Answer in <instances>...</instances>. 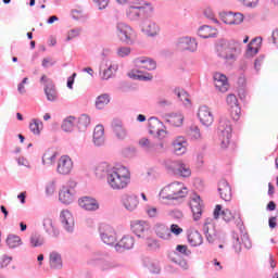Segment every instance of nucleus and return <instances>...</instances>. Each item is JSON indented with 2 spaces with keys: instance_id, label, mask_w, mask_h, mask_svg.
<instances>
[{
  "instance_id": "1",
  "label": "nucleus",
  "mask_w": 278,
  "mask_h": 278,
  "mask_svg": "<svg viewBox=\"0 0 278 278\" xmlns=\"http://www.w3.org/2000/svg\"><path fill=\"white\" fill-rule=\"evenodd\" d=\"M106 181L112 190H125L131 184V173L125 166L113 167L106 176Z\"/></svg>"
},
{
  "instance_id": "2",
  "label": "nucleus",
  "mask_w": 278,
  "mask_h": 278,
  "mask_svg": "<svg viewBox=\"0 0 278 278\" xmlns=\"http://www.w3.org/2000/svg\"><path fill=\"white\" fill-rule=\"evenodd\" d=\"M242 51V46L236 40H220L216 46V52L218 58L226 60V62H236L238 55Z\"/></svg>"
},
{
  "instance_id": "3",
  "label": "nucleus",
  "mask_w": 278,
  "mask_h": 278,
  "mask_svg": "<svg viewBox=\"0 0 278 278\" xmlns=\"http://www.w3.org/2000/svg\"><path fill=\"white\" fill-rule=\"evenodd\" d=\"M188 195V188L184 182H172L165 186L159 197L161 201H173L175 199H184Z\"/></svg>"
},
{
  "instance_id": "4",
  "label": "nucleus",
  "mask_w": 278,
  "mask_h": 278,
  "mask_svg": "<svg viewBox=\"0 0 278 278\" xmlns=\"http://www.w3.org/2000/svg\"><path fill=\"white\" fill-rule=\"evenodd\" d=\"M213 217L215 220L222 218L225 223H235L237 227L242 225V216L239 212H231L229 208H223V205L217 204L213 211Z\"/></svg>"
},
{
  "instance_id": "5",
  "label": "nucleus",
  "mask_w": 278,
  "mask_h": 278,
  "mask_svg": "<svg viewBox=\"0 0 278 278\" xmlns=\"http://www.w3.org/2000/svg\"><path fill=\"white\" fill-rule=\"evenodd\" d=\"M231 124L227 118H222L218 125V134L222 149H227L231 142Z\"/></svg>"
},
{
  "instance_id": "6",
  "label": "nucleus",
  "mask_w": 278,
  "mask_h": 278,
  "mask_svg": "<svg viewBox=\"0 0 278 278\" xmlns=\"http://www.w3.org/2000/svg\"><path fill=\"white\" fill-rule=\"evenodd\" d=\"M150 3H147L144 1L135 0L130 2V4L126 9V16L130 21H138L140 18V13L144 12L147 8H150Z\"/></svg>"
},
{
  "instance_id": "7",
  "label": "nucleus",
  "mask_w": 278,
  "mask_h": 278,
  "mask_svg": "<svg viewBox=\"0 0 278 278\" xmlns=\"http://www.w3.org/2000/svg\"><path fill=\"white\" fill-rule=\"evenodd\" d=\"M116 27L122 42H126V45H134L136 40V31H134V28L123 22L117 23Z\"/></svg>"
},
{
  "instance_id": "8",
  "label": "nucleus",
  "mask_w": 278,
  "mask_h": 278,
  "mask_svg": "<svg viewBox=\"0 0 278 278\" xmlns=\"http://www.w3.org/2000/svg\"><path fill=\"white\" fill-rule=\"evenodd\" d=\"M77 182L70 180L66 185H64L59 193V201L68 205L73 203V194L75 193V187Z\"/></svg>"
},
{
  "instance_id": "9",
  "label": "nucleus",
  "mask_w": 278,
  "mask_h": 278,
  "mask_svg": "<svg viewBox=\"0 0 278 278\" xmlns=\"http://www.w3.org/2000/svg\"><path fill=\"white\" fill-rule=\"evenodd\" d=\"M99 233L102 242L104 244H115L116 243V230H114V227L102 224L99 227Z\"/></svg>"
},
{
  "instance_id": "10",
  "label": "nucleus",
  "mask_w": 278,
  "mask_h": 278,
  "mask_svg": "<svg viewBox=\"0 0 278 278\" xmlns=\"http://www.w3.org/2000/svg\"><path fill=\"white\" fill-rule=\"evenodd\" d=\"M149 131L153 136H157L161 139L166 138V131L164 130V123H162L157 118L152 117L149 119Z\"/></svg>"
},
{
  "instance_id": "11",
  "label": "nucleus",
  "mask_w": 278,
  "mask_h": 278,
  "mask_svg": "<svg viewBox=\"0 0 278 278\" xmlns=\"http://www.w3.org/2000/svg\"><path fill=\"white\" fill-rule=\"evenodd\" d=\"M56 170L60 175H70L71 170H73V160H71V156H61L58 162Z\"/></svg>"
},
{
  "instance_id": "12",
  "label": "nucleus",
  "mask_w": 278,
  "mask_h": 278,
  "mask_svg": "<svg viewBox=\"0 0 278 278\" xmlns=\"http://www.w3.org/2000/svg\"><path fill=\"white\" fill-rule=\"evenodd\" d=\"M198 117L202 125L205 127H210L212 123H214V114H212V110L207 106H201L198 111Z\"/></svg>"
},
{
  "instance_id": "13",
  "label": "nucleus",
  "mask_w": 278,
  "mask_h": 278,
  "mask_svg": "<svg viewBox=\"0 0 278 278\" xmlns=\"http://www.w3.org/2000/svg\"><path fill=\"white\" fill-rule=\"evenodd\" d=\"M220 18L226 25H240V23H243L244 21V15H242L241 13L229 12L223 13L220 15Z\"/></svg>"
},
{
  "instance_id": "14",
  "label": "nucleus",
  "mask_w": 278,
  "mask_h": 278,
  "mask_svg": "<svg viewBox=\"0 0 278 278\" xmlns=\"http://www.w3.org/2000/svg\"><path fill=\"white\" fill-rule=\"evenodd\" d=\"M214 85L218 92H227L229 90V80L227 79V76H225V74L215 73Z\"/></svg>"
},
{
  "instance_id": "15",
  "label": "nucleus",
  "mask_w": 278,
  "mask_h": 278,
  "mask_svg": "<svg viewBox=\"0 0 278 278\" xmlns=\"http://www.w3.org/2000/svg\"><path fill=\"white\" fill-rule=\"evenodd\" d=\"M139 147L148 153H160V149H164V143H153L148 138H141L139 140Z\"/></svg>"
},
{
  "instance_id": "16",
  "label": "nucleus",
  "mask_w": 278,
  "mask_h": 278,
  "mask_svg": "<svg viewBox=\"0 0 278 278\" xmlns=\"http://www.w3.org/2000/svg\"><path fill=\"white\" fill-rule=\"evenodd\" d=\"M149 224L142 220H135L131 223V230L138 238H144L149 233Z\"/></svg>"
},
{
  "instance_id": "17",
  "label": "nucleus",
  "mask_w": 278,
  "mask_h": 278,
  "mask_svg": "<svg viewBox=\"0 0 278 278\" xmlns=\"http://www.w3.org/2000/svg\"><path fill=\"white\" fill-rule=\"evenodd\" d=\"M122 203L128 212H134L135 210H138L139 200L138 195L136 194H124L122 198Z\"/></svg>"
},
{
  "instance_id": "18",
  "label": "nucleus",
  "mask_w": 278,
  "mask_h": 278,
  "mask_svg": "<svg viewBox=\"0 0 278 278\" xmlns=\"http://www.w3.org/2000/svg\"><path fill=\"white\" fill-rule=\"evenodd\" d=\"M137 68H143L144 71H155L157 63L150 58L141 56L135 60Z\"/></svg>"
},
{
  "instance_id": "19",
  "label": "nucleus",
  "mask_w": 278,
  "mask_h": 278,
  "mask_svg": "<svg viewBox=\"0 0 278 278\" xmlns=\"http://www.w3.org/2000/svg\"><path fill=\"white\" fill-rule=\"evenodd\" d=\"M179 51H197V40L190 37H182L177 42Z\"/></svg>"
},
{
  "instance_id": "20",
  "label": "nucleus",
  "mask_w": 278,
  "mask_h": 278,
  "mask_svg": "<svg viewBox=\"0 0 278 278\" xmlns=\"http://www.w3.org/2000/svg\"><path fill=\"white\" fill-rule=\"evenodd\" d=\"M191 212L193 214L194 220H200L203 214V202H201V197L197 195L190 201Z\"/></svg>"
},
{
  "instance_id": "21",
  "label": "nucleus",
  "mask_w": 278,
  "mask_h": 278,
  "mask_svg": "<svg viewBox=\"0 0 278 278\" xmlns=\"http://www.w3.org/2000/svg\"><path fill=\"white\" fill-rule=\"evenodd\" d=\"M112 131L117 140H125V138H127V128H125L123 122L119 119L112 122Z\"/></svg>"
},
{
  "instance_id": "22",
  "label": "nucleus",
  "mask_w": 278,
  "mask_h": 278,
  "mask_svg": "<svg viewBox=\"0 0 278 278\" xmlns=\"http://www.w3.org/2000/svg\"><path fill=\"white\" fill-rule=\"evenodd\" d=\"M260 49H262V38L256 37L251 40V42L248 45V49L245 52L247 58H254V55H257L260 53Z\"/></svg>"
},
{
  "instance_id": "23",
  "label": "nucleus",
  "mask_w": 278,
  "mask_h": 278,
  "mask_svg": "<svg viewBox=\"0 0 278 278\" xmlns=\"http://www.w3.org/2000/svg\"><path fill=\"white\" fill-rule=\"evenodd\" d=\"M218 192L223 201H231V186L229 185V182H227V180H220L218 182Z\"/></svg>"
},
{
  "instance_id": "24",
  "label": "nucleus",
  "mask_w": 278,
  "mask_h": 278,
  "mask_svg": "<svg viewBox=\"0 0 278 278\" xmlns=\"http://www.w3.org/2000/svg\"><path fill=\"white\" fill-rule=\"evenodd\" d=\"M176 155H184L188 151V141L184 137H178L173 141Z\"/></svg>"
},
{
  "instance_id": "25",
  "label": "nucleus",
  "mask_w": 278,
  "mask_h": 278,
  "mask_svg": "<svg viewBox=\"0 0 278 278\" xmlns=\"http://www.w3.org/2000/svg\"><path fill=\"white\" fill-rule=\"evenodd\" d=\"M116 71H118V63L113 61H106L105 68L101 74L102 79H111V77H114Z\"/></svg>"
},
{
  "instance_id": "26",
  "label": "nucleus",
  "mask_w": 278,
  "mask_h": 278,
  "mask_svg": "<svg viewBox=\"0 0 278 278\" xmlns=\"http://www.w3.org/2000/svg\"><path fill=\"white\" fill-rule=\"evenodd\" d=\"M80 207L83 210H87L88 212H92L94 210H99V203L97 200L90 198V197H84L78 201Z\"/></svg>"
},
{
  "instance_id": "27",
  "label": "nucleus",
  "mask_w": 278,
  "mask_h": 278,
  "mask_svg": "<svg viewBox=\"0 0 278 278\" xmlns=\"http://www.w3.org/2000/svg\"><path fill=\"white\" fill-rule=\"evenodd\" d=\"M61 223L64 225V228L67 231L73 230V227H75V219L73 218V214L71 213V211L61 212Z\"/></svg>"
},
{
  "instance_id": "28",
  "label": "nucleus",
  "mask_w": 278,
  "mask_h": 278,
  "mask_svg": "<svg viewBox=\"0 0 278 278\" xmlns=\"http://www.w3.org/2000/svg\"><path fill=\"white\" fill-rule=\"evenodd\" d=\"M93 142L96 147H101L105 142V128L103 125H97L93 130Z\"/></svg>"
},
{
  "instance_id": "29",
  "label": "nucleus",
  "mask_w": 278,
  "mask_h": 278,
  "mask_svg": "<svg viewBox=\"0 0 278 278\" xmlns=\"http://www.w3.org/2000/svg\"><path fill=\"white\" fill-rule=\"evenodd\" d=\"M198 36H200V38H216V36H218V29L204 25L199 28Z\"/></svg>"
},
{
  "instance_id": "30",
  "label": "nucleus",
  "mask_w": 278,
  "mask_h": 278,
  "mask_svg": "<svg viewBox=\"0 0 278 278\" xmlns=\"http://www.w3.org/2000/svg\"><path fill=\"white\" fill-rule=\"evenodd\" d=\"M166 122L173 127H181L184 125V114L169 113L166 115Z\"/></svg>"
},
{
  "instance_id": "31",
  "label": "nucleus",
  "mask_w": 278,
  "mask_h": 278,
  "mask_svg": "<svg viewBox=\"0 0 278 278\" xmlns=\"http://www.w3.org/2000/svg\"><path fill=\"white\" fill-rule=\"evenodd\" d=\"M188 242L191 247H201L203 244V236L198 230H191L188 233Z\"/></svg>"
},
{
  "instance_id": "32",
  "label": "nucleus",
  "mask_w": 278,
  "mask_h": 278,
  "mask_svg": "<svg viewBox=\"0 0 278 278\" xmlns=\"http://www.w3.org/2000/svg\"><path fill=\"white\" fill-rule=\"evenodd\" d=\"M122 249H134V237L125 236L115 244L116 251H121Z\"/></svg>"
},
{
  "instance_id": "33",
  "label": "nucleus",
  "mask_w": 278,
  "mask_h": 278,
  "mask_svg": "<svg viewBox=\"0 0 278 278\" xmlns=\"http://www.w3.org/2000/svg\"><path fill=\"white\" fill-rule=\"evenodd\" d=\"M174 173H176V175H180V177H190V175H192V170H190V166L181 162L175 163Z\"/></svg>"
},
{
  "instance_id": "34",
  "label": "nucleus",
  "mask_w": 278,
  "mask_h": 278,
  "mask_svg": "<svg viewBox=\"0 0 278 278\" xmlns=\"http://www.w3.org/2000/svg\"><path fill=\"white\" fill-rule=\"evenodd\" d=\"M142 31L143 34H146L147 36H157V34H160V26H157L155 23L153 22H147L146 24H143L142 26Z\"/></svg>"
},
{
  "instance_id": "35",
  "label": "nucleus",
  "mask_w": 278,
  "mask_h": 278,
  "mask_svg": "<svg viewBox=\"0 0 278 278\" xmlns=\"http://www.w3.org/2000/svg\"><path fill=\"white\" fill-rule=\"evenodd\" d=\"M50 268H53L54 270L62 268V255H60V253H50Z\"/></svg>"
},
{
  "instance_id": "36",
  "label": "nucleus",
  "mask_w": 278,
  "mask_h": 278,
  "mask_svg": "<svg viewBox=\"0 0 278 278\" xmlns=\"http://www.w3.org/2000/svg\"><path fill=\"white\" fill-rule=\"evenodd\" d=\"M5 242H7V245L9 247V249H17V247H21V244H23L21 237L16 236V235H9L7 237Z\"/></svg>"
},
{
  "instance_id": "37",
  "label": "nucleus",
  "mask_w": 278,
  "mask_h": 278,
  "mask_svg": "<svg viewBox=\"0 0 278 278\" xmlns=\"http://www.w3.org/2000/svg\"><path fill=\"white\" fill-rule=\"evenodd\" d=\"M43 127L45 126L42 122H40L39 119H31L29 124V129L35 136H40V131H42Z\"/></svg>"
},
{
  "instance_id": "38",
  "label": "nucleus",
  "mask_w": 278,
  "mask_h": 278,
  "mask_svg": "<svg viewBox=\"0 0 278 278\" xmlns=\"http://www.w3.org/2000/svg\"><path fill=\"white\" fill-rule=\"evenodd\" d=\"M75 123H77V118H75V116H68L65 118L62 124L63 131H73Z\"/></svg>"
},
{
  "instance_id": "39",
  "label": "nucleus",
  "mask_w": 278,
  "mask_h": 278,
  "mask_svg": "<svg viewBox=\"0 0 278 278\" xmlns=\"http://www.w3.org/2000/svg\"><path fill=\"white\" fill-rule=\"evenodd\" d=\"M143 177L146 181H155L156 179H160V172H157V168L151 167L143 174Z\"/></svg>"
},
{
  "instance_id": "40",
  "label": "nucleus",
  "mask_w": 278,
  "mask_h": 278,
  "mask_svg": "<svg viewBox=\"0 0 278 278\" xmlns=\"http://www.w3.org/2000/svg\"><path fill=\"white\" fill-rule=\"evenodd\" d=\"M108 103H110V96L108 93H103L96 99L97 110H103Z\"/></svg>"
},
{
  "instance_id": "41",
  "label": "nucleus",
  "mask_w": 278,
  "mask_h": 278,
  "mask_svg": "<svg viewBox=\"0 0 278 278\" xmlns=\"http://www.w3.org/2000/svg\"><path fill=\"white\" fill-rule=\"evenodd\" d=\"M210 225H212V218H208L205 220L204 225H203V231L206 236V240L208 242H214V240H216V235L210 232Z\"/></svg>"
},
{
  "instance_id": "42",
  "label": "nucleus",
  "mask_w": 278,
  "mask_h": 278,
  "mask_svg": "<svg viewBox=\"0 0 278 278\" xmlns=\"http://www.w3.org/2000/svg\"><path fill=\"white\" fill-rule=\"evenodd\" d=\"M45 93L48 101H55V99H58V91L55 90V85L46 86Z\"/></svg>"
},
{
  "instance_id": "43",
  "label": "nucleus",
  "mask_w": 278,
  "mask_h": 278,
  "mask_svg": "<svg viewBox=\"0 0 278 278\" xmlns=\"http://www.w3.org/2000/svg\"><path fill=\"white\" fill-rule=\"evenodd\" d=\"M155 233L156 236H159V238H168L169 233H168V227H166L163 224H156L155 225Z\"/></svg>"
},
{
  "instance_id": "44",
  "label": "nucleus",
  "mask_w": 278,
  "mask_h": 278,
  "mask_svg": "<svg viewBox=\"0 0 278 278\" xmlns=\"http://www.w3.org/2000/svg\"><path fill=\"white\" fill-rule=\"evenodd\" d=\"M45 244V238L40 236V233L35 232L30 236V245L36 247H42Z\"/></svg>"
},
{
  "instance_id": "45",
  "label": "nucleus",
  "mask_w": 278,
  "mask_h": 278,
  "mask_svg": "<svg viewBox=\"0 0 278 278\" xmlns=\"http://www.w3.org/2000/svg\"><path fill=\"white\" fill-rule=\"evenodd\" d=\"M175 94H177L184 105H190V96H188V92L181 89H175Z\"/></svg>"
},
{
  "instance_id": "46",
  "label": "nucleus",
  "mask_w": 278,
  "mask_h": 278,
  "mask_svg": "<svg viewBox=\"0 0 278 278\" xmlns=\"http://www.w3.org/2000/svg\"><path fill=\"white\" fill-rule=\"evenodd\" d=\"M43 227L48 233H53L54 236H58L59 231L55 230V227H53V220L49 217L43 219Z\"/></svg>"
},
{
  "instance_id": "47",
  "label": "nucleus",
  "mask_w": 278,
  "mask_h": 278,
  "mask_svg": "<svg viewBox=\"0 0 278 278\" xmlns=\"http://www.w3.org/2000/svg\"><path fill=\"white\" fill-rule=\"evenodd\" d=\"M146 247L148 251H157V249H160V242L156 241V239L148 238L146 240Z\"/></svg>"
},
{
  "instance_id": "48",
  "label": "nucleus",
  "mask_w": 278,
  "mask_h": 278,
  "mask_svg": "<svg viewBox=\"0 0 278 278\" xmlns=\"http://www.w3.org/2000/svg\"><path fill=\"white\" fill-rule=\"evenodd\" d=\"M43 164H53L55 162V152L48 151L42 156Z\"/></svg>"
},
{
  "instance_id": "49",
  "label": "nucleus",
  "mask_w": 278,
  "mask_h": 278,
  "mask_svg": "<svg viewBox=\"0 0 278 278\" xmlns=\"http://www.w3.org/2000/svg\"><path fill=\"white\" fill-rule=\"evenodd\" d=\"M90 125V116L84 114L78 118V127H88Z\"/></svg>"
},
{
  "instance_id": "50",
  "label": "nucleus",
  "mask_w": 278,
  "mask_h": 278,
  "mask_svg": "<svg viewBox=\"0 0 278 278\" xmlns=\"http://www.w3.org/2000/svg\"><path fill=\"white\" fill-rule=\"evenodd\" d=\"M129 53H131V48H129V47H119L117 49L118 58H127V55H129Z\"/></svg>"
},
{
  "instance_id": "51",
  "label": "nucleus",
  "mask_w": 278,
  "mask_h": 278,
  "mask_svg": "<svg viewBox=\"0 0 278 278\" xmlns=\"http://www.w3.org/2000/svg\"><path fill=\"white\" fill-rule=\"evenodd\" d=\"M226 103L231 108L238 106V98L235 94H228L226 98Z\"/></svg>"
},
{
  "instance_id": "52",
  "label": "nucleus",
  "mask_w": 278,
  "mask_h": 278,
  "mask_svg": "<svg viewBox=\"0 0 278 278\" xmlns=\"http://www.w3.org/2000/svg\"><path fill=\"white\" fill-rule=\"evenodd\" d=\"M230 116L232 121H239L240 119V106H232L230 108Z\"/></svg>"
},
{
  "instance_id": "53",
  "label": "nucleus",
  "mask_w": 278,
  "mask_h": 278,
  "mask_svg": "<svg viewBox=\"0 0 278 278\" xmlns=\"http://www.w3.org/2000/svg\"><path fill=\"white\" fill-rule=\"evenodd\" d=\"M176 251H178V253H181V255H190L192 252L188 249V245H184V244H178L176 247Z\"/></svg>"
},
{
  "instance_id": "54",
  "label": "nucleus",
  "mask_w": 278,
  "mask_h": 278,
  "mask_svg": "<svg viewBox=\"0 0 278 278\" xmlns=\"http://www.w3.org/2000/svg\"><path fill=\"white\" fill-rule=\"evenodd\" d=\"M190 136H191V138H194L195 140H199V138H201V130H199L198 126H191Z\"/></svg>"
},
{
  "instance_id": "55",
  "label": "nucleus",
  "mask_w": 278,
  "mask_h": 278,
  "mask_svg": "<svg viewBox=\"0 0 278 278\" xmlns=\"http://www.w3.org/2000/svg\"><path fill=\"white\" fill-rule=\"evenodd\" d=\"M169 229L174 236H181V233H184V228L179 227L177 224H172Z\"/></svg>"
},
{
  "instance_id": "56",
  "label": "nucleus",
  "mask_w": 278,
  "mask_h": 278,
  "mask_svg": "<svg viewBox=\"0 0 278 278\" xmlns=\"http://www.w3.org/2000/svg\"><path fill=\"white\" fill-rule=\"evenodd\" d=\"M93 3H96L99 10H105L110 4V0H93Z\"/></svg>"
},
{
  "instance_id": "57",
  "label": "nucleus",
  "mask_w": 278,
  "mask_h": 278,
  "mask_svg": "<svg viewBox=\"0 0 278 278\" xmlns=\"http://www.w3.org/2000/svg\"><path fill=\"white\" fill-rule=\"evenodd\" d=\"M156 104L159 105V108H168V105H170V100L166 99V98H159Z\"/></svg>"
},
{
  "instance_id": "58",
  "label": "nucleus",
  "mask_w": 278,
  "mask_h": 278,
  "mask_svg": "<svg viewBox=\"0 0 278 278\" xmlns=\"http://www.w3.org/2000/svg\"><path fill=\"white\" fill-rule=\"evenodd\" d=\"M53 64H55V61H53V59L51 58H46L41 62V66H43V68H48V66H53Z\"/></svg>"
},
{
  "instance_id": "59",
  "label": "nucleus",
  "mask_w": 278,
  "mask_h": 278,
  "mask_svg": "<svg viewBox=\"0 0 278 278\" xmlns=\"http://www.w3.org/2000/svg\"><path fill=\"white\" fill-rule=\"evenodd\" d=\"M147 214L148 216H150V218H155V216H157V208L153 206H149L147 208Z\"/></svg>"
},
{
  "instance_id": "60",
  "label": "nucleus",
  "mask_w": 278,
  "mask_h": 278,
  "mask_svg": "<svg viewBox=\"0 0 278 278\" xmlns=\"http://www.w3.org/2000/svg\"><path fill=\"white\" fill-rule=\"evenodd\" d=\"M40 83L47 86H53V80L51 78L47 77V75H42L40 78Z\"/></svg>"
},
{
  "instance_id": "61",
  "label": "nucleus",
  "mask_w": 278,
  "mask_h": 278,
  "mask_svg": "<svg viewBox=\"0 0 278 278\" xmlns=\"http://www.w3.org/2000/svg\"><path fill=\"white\" fill-rule=\"evenodd\" d=\"M28 78L25 77L22 83L18 85L17 90L21 94H25V84H27Z\"/></svg>"
},
{
  "instance_id": "62",
  "label": "nucleus",
  "mask_w": 278,
  "mask_h": 278,
  "mask_svg": "<svg viewBox=\"0 0 278 278\" xmlns=\"http://www.w3.org/2000/svg\"><path fill=\"white\" fill-rule=\"evenodd\" d=\"M75 77H77L76 73H74L72 76L67 78V88H70V90H73V85L75 84Z\"/></svg>"
},
{
  "instance_id": "63",
  "label": "nucleus",
  "mask_w": 278,
  "mask_h": 278,
  "mask_svg": "<svg viewBox=\"0 0 278 278\" xmlns=\"http://www.w3.org/2000/svg\"><path fill=\"white\" fill-rule=\"evenodd\" d=\"M257 3L258 0H244L243 5H247V8H255Z\"/></svg>"
},
{
  "instance_id": "64",
  "label": "nucleus",
  "mask_w": 278,
  "mask_h": 278,
  "mask_svg": "<svg viewBox=\"0 0 278 278\" xmlns=\"http://www.w3.org/2000/svg\"><path fill=\"white\" fill-rule=\"evenodd\" d=\"M100 268H102V270H108V268H110V263H108L106 260L102 258L99 263Z\"/></svg>"
}]
</instances>
